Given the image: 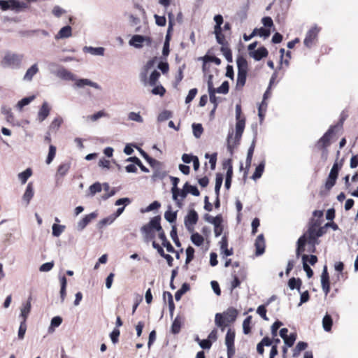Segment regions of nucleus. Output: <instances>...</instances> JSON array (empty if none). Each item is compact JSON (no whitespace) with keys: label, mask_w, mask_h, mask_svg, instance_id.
I'll list each match as a JSON object with an SVG mask.
<instances>
[{"label":"nucleus","mask_w":358,"mask_h":358,"mask_svg":"<svg viewBox=\"0 0 358 358\" xmlns=\"http://www.w3.org/2000/svg\"><path fill=\"white\" fill-rule=\"evenodd\" d=\"M321 223L320 220L311 219L307 231L299 238L296 246H305L306 244L315 246L317 243V238L325 234L328 228L327 223L323 227L320 226Z\"/></svg>","instance_id":"nucleus-1"},{"label":"nucleus","mask_w":358,"mask_h":358,"mask_svg":"<svg viewBox=\"0 0 358 358\" xmlns=\"http://www.w3.org/2000/svg\"><path fill=\"white\" fill-rule=\"evenodd\" d=\"M236 133L234 137L233 136L234 132H229L227 143V150L233 153L234 148H236L239 144L243 135V133L245 127V117L236 119Z\"/></svg>","instance_id":"nucleus-2"},{"label":"nucleus","mask_w":358,"mask_h":358,"mask_svg":"<svg viewBox=\"0 0 358 358\" xmlns=\"http://www.w3.org/2000/svg\"><path fill=\"white\" fill-rule=\"evenodd\" d=\"M238 314V312L235 308L229 307L222 313L215 314V324L224 331L226 327L236 321Z\"/></svg>","instance_id":"nucleus-3"},{"label":"nucleus","mask_w":358,"mask_h":358,"mask_svg":"<svg viewBox=\"0 0 358 358\" xmlns=\"http://www.w3.org/2000/svg\"><path fill=\"white\" fill-rule=\"evenodd\" d=\"M57 76L62 80H76V85L78 87H83L85 85H89L96 89L100 88L97 83H94L88 79L83 78L76 80L75 75L64 68H61L58 69L57 72Z\"/></svg>","instance_id":"nucleus-4"},{"label":"nucleus","mask_w":358,"mask_h":358,"mask_svg":"<svg viewBox=\"0 0 358 358\" xmlns=\"http://www.w3.org/2000/svg\"><path fill=\"white\" fill-rule=\"evenodd\" d=\"M238 75L236 81V87L241 89L245 85L247 73L248 71V64L245 58L243 56L237 57Z\"/></svg>","instance_id":"nucleus-5"},{"label":"nucleus","mask_w":358,"mask_h":358,"mask_svg":"<svg viewBox=\"0 0 358 358\" xmlns=\"http://www.w3.org/2000/svg\"><path fill=\"white\" fill-rule=\"evenodd\" d=\"M161 218L159 216H155L151 219L149 223L142 227V230L145 232L146 238L152 239L154 237V229L157 231L162 228L160 224Z\"/></svg>","instance_id":"nucleus-6"},{"label":"nucleus","mask_w":358,"mask_h":358,"mask_svg":"<svg viewBox=\"0 0 358 358\" xmlns=\"http://www.w3.org/2000/svg\"><path fill=\"white\" fill-rule=\"evenodd\" d=\"M320 29L317 26L311 27L306 33L303 41L304 45L308 48H311L316 45L318 41V34Z\"/></svg>","instance_id":"nucleus-7"},{"label":"nucleus","mask_w":358,"mask_h":358,"mask_svg":"<svg viewBox=\"0 0 358 358\" xmlns=\"http://www.w3.org/2000/svg\"><path fill=\"white\" fill-rule=\"evenodd\" d=\"M27 4L18 0H0V7L3 10H12L20 11L25 8Z\"/></svg>","instance_id":"nucleus-8"},{"label":"nucleus","mask_w":358,"mask_h":358,"mask_svg":"<svg viewBox=\"0 0 358 358\" xmlns=\"http://www.w3.org/2000/svg\"><path fill=\"white\" fill-rule=\"evenodd\" d=\"M336 126H331L327 131L319 139L316 146L319 150H324L330 145V141L332 135L334 133V129Z\"/></svg>","instance_id":"nucleus-9"},{"label":"nucleus","mask_w":358,"mask_h":358,"mask_svg":"<svg viewBox=\"0 0 358 358\" xmlns=\"http://www.w3.org/2000/svg\"><path fill=\"white\" fill-rule=\"evenodd\" d=\"M198 220L199 215L196 210L194 209L189 210L184 220L185 227L188 231H194V225L197 223Z\"/></svg>","instance_id":"nucleus-10"},{"label":"nucleus","mask_w":358,"mask_h":358,"mask_svg":"<svg viewBox=\"0 0 358 358\" xmlns=\"http://www.w3.org/2000/svg\"><path fill=\"white\" fill-rule=\"evenodd\" d=\"M22 60V55L17 54L7 53L3 60L2 63L6 66H18Z\"/></svg>","instance_id":"nucleus-11"},{"label":"nucleus","mask_w":358,"mask_h":358,"mask_svg":"<svg viewBox=\"0 0 358 358\" xmlns=\"http://www.w3.org/2000/svg\"><path fill=\"white\" fill-rule=\"evenodd\" d=\"M321 285L324 293L325 295H327L330 292V280L329 275L326 266H324L321 275Z\"/></svg>","instance_id":"nucleus-12"},{"label":"nucleus","mask_w":358,"mask_h":358,"mask_svg":"<svg viewBox=\"0 0 358 358\" xmlns=\"http://www.w3.org/2000/svg\"><path fill=\"white\" fill-rule=\"evenodd\" d=\"M50 110L51 108L48 102L44 101L38 112L37 119L38 122H42L44 121L48 117Z\"/></svg>","instance_id":"nucleus-13"},{"label":"nucleus","mask_w":358,"mask_h":358,"mask_svg":"<svg viewBox=\"0 0 358 358\" xmlns=\"http://www.w3.org/2000/svg\"><path fill=\"white\" fill-rule=\"evenodd\" d=\"M224 166H227V171L226 175V180H225V184L224 186L226 189H229L231 187V178L233 176V167H232V163L231 159H228L224 163Z\"/></svg>","instance_id":"nucleus-14"},{"label":"nucleus","mask_w":358,"mask_h":358,"mask_svg":"<svg viewBox=\"0 0 358 358\" xmlns=\"http://www.w3.org/2000/svg\"><path fill=\"white\" fill-rule=\"evenodd\" d=\"M250 55L255 60L259 61L262 58L266 57L268 55V52L265 47H260L257 50L250 52Z\"/></svg>","instance_id":"nucleus-15"},{"label":"nucleus","mask_w":358,"mask_h":358,"mask_svg":"<svg viewBox=\"0 0 358 358\" xmlns=\"http://www.w3.org/2000/svg\"><path fill=\"white\" fill-rule=\"evenodd\" d=\"M158 232V240L161 243V246H172L170 242L166 239V235L162 229L161 230L157 231ZM152 246H160L159 243H157L155 241H152Z\"/></svg>","instance_id":"nucleus-16"},{"label":"nucleus","mask_w":358,"mask_h":358,"mask_svg":"<svg viewBox=\"0 0 358 358\" xmlns=\"http://www.w3.org/2000/svg\"><path fill=\"white\" fill-rule=\"evenodd\" d=\"M187 195V192H186L185 190V187L183 186V188L182 189H178V193L176 194V199H173L176 203V205L178 208H182V201L183 200L186 198Z\"/></svg>","instance_id":"nucleus-17"},{"label":"nucleus","mask_w":358,"mask_h":358,"mask_svg":"<svg viewBox=\"0 0 358 358\" xmlns=\"http://www.w3.org/2000/svg\"><path fill=\"white\" fill-rule=\"evenodd\" d=\"M31 296H30L28 298V300L26 302V303L24 304L22 308L21 309L20 317H22V320H24V321H27L29 314L30 313L31 311Z\"/></svg>","instance_id":"nucleus-18"},{"label":"nucleus","mask_w":358,"mask_h":358,"mask_svg":"<svg viewBox=\"0 0 358 358\" xmlns=\"http://www.w3.org/2000/svg\"><path fill=\"white\" fill-rule=\"evenodd\" d=\"M62 123H63L62 117L60 116L56 117L52 121V122L50 123V124L49 126V132L56 133L59 130V129L61 127V125L62 124Z\"/></svg>","instance_id":"nucleus-19"},{"label":"nucleus","mask_w":358,"mask_h":358,"mask_svg":"<svg viewBox=\"0 0 358 358\" xmlns=\"http://www.w3.org/2000/svg\"><path fill=\"white\" fill-rule=\"evenodd\" d=\"M255 145H256V139L255 138L252 141V142L248 150L247 158H246V162H245L246 169H248V170L249 169V168L251 166L252 156H253L254 150L255 148Z\"/></svg>","instance_id":"nucleus-20"},{"label":"nucleus","mask_w":358,"mask_h":358,"mask_svg":"<svg viewBox=\"0 0 358 358\" xmlns=\"http://www.w3.org/2000/svg\"><path fill=\"white\" fill-rule=\"evenodd\" d=\"M71 164L69 162L61 164L57 168L56 176L63 178L69 172Z\"/></svg>","instance_id":"nucleus-21"},{"label":"nucleus","mask_w":358,"mask_h":358,"mask_svg":"<svg viewBox=\"0 0 358 358\" xmlns=\"http://www.w3.org/2000/svg\"><path fill=\"white\" fill-rule=\"evenodd\" d=\"M278 74V71H275L273 72V73L272 74L271 78L270 79L269 85H268L267 90H266V92L264 94L263 101H266V100L271 96V86L275 83V80L277 79Z\"/></svg>","instance_id":"nucleus-22"},{"label":"nucleus","mask_w":358,"mask_h":358,"mask_svg":"<svg viewBox=\"0 0 358 358\" xmlns=\"http://www.w3.org/2000/svg\"><path fill=\"white\" fill-rule=\"evenodd\" d=\"M38 72V65L36 64H33L29 69H27L24 80L31 81L33 77Z\"/></svg>","instance_id":"nucleus-23"},{"label":"nucleus","mask_w":358,"mask_h":358,"mask_svg":"<svg viewBox=\"0 0 358 358\" xmlns=\"http://www.w3.org/2000/svg\"><path fill=\"white\" fill-rule=\"evenodd\" d=\"M1 113L6 116V121L11 124H14L15 117L11 109L7 106L1 107Z\"/></svg>","instance_id":"nucleus-24"},{"label":"nucleus","mask_w":358,"mask_h":358,"mask_svg":"<svg viewBox=\"0 0 358 358\" xmlns=\"http://www.w3.org/2000/svg\"><path fill=\"white\" fill-rule=\"evenodd\" d=\"M145 41V37L141 35H134L132 36L131 39L129 41V44L136 48H141L143 46V43Z\"/></svg>","instance_id":"nucleus-25"},{"label":"nucleus","mask_w":358,"mask_h":358,"mask_svg":"<svg viewBox=\"0 0 358 358\" xmlns=\"http://www.w3.org/2000/svg\"><path fill=\"white\" fill-rule=\"evenodd\" d=\"M72 29L70 26H65L62 27L57 33V38H68L71 36Z\"/></svg>","instance_id":"nucleus-26"},{"label":"nucleus","mask_w":358,"mask_h":358,"mask_svg":"<svg viewBox=\"0 0 358 358\" xmlns=\"http://www.w3.org/2000/svg\"><path fill=\"white\" fill-rule=\"evenodd\" d=\"M34 196V189L33 185L31 182H29L26 188L25 192L23 195V199L27 202V204H29L30 200Z\"/></svg>","instance_id":"nucleus-27"},{"label":"nucleus","mask_w":358,"mask_h":358,"mask_svg":"<svg viewBox=\"0 0 358 358\" xmlns=\"http://www.w3.org/2000/svg\"><path fill=\"white\" fill-rule=\"evenodd\" d=\"M333 320L330 315L326 314L322 320V326L326 331H330L332 327Z\"/></svg>","instance_id":"nucleus-28"},{"label":"nucleus","mask_w":358,"mask_h":358,"mask_svg":"<svg viewBox=\"0 0 358 358\" xmlns=\"http://www.w3.org/2000/svg\"><path fill=\"white\" fill-rule=\"evenodd\" d=\"M302 281L300 278H291L288 281V286L291 289H296L300 292Z\"/></svg>","instance_id":"nucleus-29"},{"label":"nucleus","mask_w":358,"mask_h":358,"mask_svg":"<svg viewBox=\"0 0 358 358\" xmlns=\"http://www.w3.org/2000/svg\"><path fill=\"white\" fill-rule=\"evenodd\" d=\"M235 331L232 329H229L227 330L226 336H225V344L226 345H234L235 340Z\"/></svg>","instance_id":"nucleus-30"},{"label":"nucleus","mask_w":358,"mask_h":358,"mask_svg":"<svg viewBox=\"0 0 358 358\" xmlns=\"http://www.w3.org/2000/svg\"><path fill=\"white\" fill-rule=\"evenodd\" d=\"M265 167V161H262L255 169V171L253 173L252 178L253 180H257L261 178L262 173L264 172Z\"/></svg>","instance_id":"nucleus-31"},{"label":"nucleus","mask_w":358,"mask_h":358,"mask_svg":"<svg viewBox=\"0 0 358 358\" xmlns=\"http://www.w3.org/2000/svg\"><path fill=\"white\" fill-rule=\"evenodd\" d=\"M214 33L215 34L217 42L222 45V46H225L228 45V43L225 40V36L222 34V29L218 30H214Z\"/></svg>","instance_id":"nucleus-32"},{"label":"nucleus","mask_w":358,"mask_h":358,"mask_svg":"<svg viewBox=\"0 0 358 358\" xmlns=\"http://www.w3.org/2000/svg\"><path fill=\"white\" fill-rule=\"evenodd\" d=\"M307 347V343L303 341L299 342L293 350V357H298L300 355L301 352L306 350Z\"/></svg>","instance_id":"nucleus-33"},{"label":"nucleus","mask_w":358,"mask_h":358,"mask_svg":"<svg viewBox=\"0 0 358 358\" xmlns=\"http://www.w3.org/2000/svg\"><path fill=\"white\" fill-rule=\"evenodd\" d=\"M32 175V170L31 168H27L25 171L18 174V178L22 184H25L28 178Z\"/></svg>","instance_id":"nucleus-34"},{"label":"nucleus","mask_w":358,"mask_h":358,"mask_svg":"<svg viewBox=\"0 0 358 358\" xmlns=\"http://www.w3.org/2000/svg\"><path fill=\"white\" fill-rule=\"evenodd\" d=\"M252 316H248L243 322V330L245 334H249L251 332V323H252Z\"/></svg>","instance_id":"nucleus-35"},{"label":"nucleus","mask_w":358,"mask_h":358,"mask_svg":"<svg viewBox=\"0 0 358 358\" xmlns=\"http://www.w3.org/2000/svg\"><path fill=\"white\" fill-rule=\"evenodd\" d=\"M153 63L152 61H149L148 62V63L146 64V65L145 66V69L143 71H142L140 74V78H141V80L146 85L148 83V80H147V76H148V71L149 70V69H150L152 66Z\"/></svg>","instance_id":"nucleus-36"},{"label":"nucleus","mask_w":358,"mask_h":358,"mask_svg":"<svg viewBox=\"0 0 358 358\" xmlns=\"http://www.w3.org/2000/svg\"><path fill=\"white\" fill-rule=\"evenodd\" d=\"M169 178H170L172 185H173V187L171 188L173 199H176V194L178 193V185L180 182V179L178 178L174 177V176H170Z\"/></svg>","instance_id":"nucleus-37"},{"label":"nucleus","mask_w":358,"mask_h":358,"mask_svg":"<svg viewBox=\"0 0 358 358\" xmlns=\"http://www.w3.org/2000/svg\"><path fill=\"white\" fill-rule=\"evenodd\" d=\"M60 283H61L60 296H61L62 302H63L65 299L66 294V289L67 281H66V278L65 276H62L60 278Z\"/></svg>","instance_id":"nucleus-38"},{"label":"nucleus","mask_w":358,"mask_h":358,"mask_svg":"<svg viewBox=\"0 0 358 358\" xmlns=\"http://www.w3.org/2000/svg\"><path fill=\"white\" fill-rule=\"evenodd\" d=\"M181 329V320L180 318L177 316L173 320L171 325V332L174 334H178Z\"/></svg>","instance_id":"nucleus-39"},{"label":"nucleus","mask_w":358,"mask_h":358,"mask_svg":"<svg viewBox=\"0 0 358 358\" xmlns=\"http://www.w3.org/2000/svg\"><path fill=\"white\" fill-rule=\"evenodd\" d=\"M184 187L187 194L189 193L196 196H199L200 192L196 186L192 185L187 182L185 183Z\"/></svg>","instance_id":"nucleus-40"},{"label":"nucleus","mask_w":358,"mask_h":358,"mask_svg":"<svg viewBox=\"0 0 358 358\" xmlns=\"http://www.w3.org/2000/svg\"><path fill=\"white\" fill-rule=\"evenodd\" d=\"M166 176V171L161 170L160 169H155L152 176V178L154 181L158 180H162Z\"/></svg>","instance_id":"nucleus-41"},{"label":"nucleus","mask_w":358,"mask_h":358,"mask_svg":"<svg viewBox=\"0 0 358 358\" xmlns=\"http://www.w3.org/2000/svg\"><path fill=\"white\" fill-rule=\"evenodd\" d=\"M221 52H222L223 55L225 57L226 59L229 62H232L233 61V57H232V52L231 49L227 45L222 46L220 48Z\"/></svg>","instance_id":"nucleus-42"},{"label":"nucleus","mask_w":358,"mask_h":358,"mask_svg":"<svg viewBox=\"0 0 358 358\" xmlns=\"http://www.w3.org/2000/svg\"><path fill=\"white\" fill-rule=\"evenodd\" d=\"M223 181V176L221 173H217L215 179V192L216 196H220V191Z\"/></svg>","instance_id":"nucleus-43"},{"label":"nucleus","mask_w":358,"mask_h":358,"mask_svg":"<svg viewBox=\"0 0 358 358\" xmlns=\"http://www.w3.org/2000/svg\"><path fill=\"white\" fill-rule=\"evenodd\" d=\"M56 147L53 145H50L49 147V152L48 157L46 158V164H50L54 159L55 155H56Z\"/></svg>","instance_id":"nucleus-44"},{"label":"nucleus","mask_w":358,"mask_h":358,"mask_svg":"<svg viewBox=\"0 0 358 358\" xmlns=\"http://www.w3.org/2000/svg\"><path fill=\"white\" fill-rule=\"evenodd\" d=\"M166 295H169V308L170 313L172 315L175 310V304L173 300V296L171 293H170L169 292H164L163 294V298L164 301L166 300Z\"/></svg>","instance_id":"nucleus-45"},{"label":"nucleus","mask_w":358,"mask_h":358,"mask_svg":"<svg viewBox=\"0 0 358 358\" xmlns=\"http://www.w3.org/2000/svg\"><path fill=\"white\" fill-rule=\"evenodd\" d=\"M156 248L157 249L158 253L166 259L169 266H172L173 261V257L169 254H165L164 248Z\"/></svg>","instance_id":"nucleus-46"},{"label":"nucleus","mask_w":358,"mask_h":358,"mask_svg":"<svg viewBox=\"0 0 358 358\" xmlns=\"http://www.w3.org/2000/svg\"><path fill=\"white\" fill-rule=\"evenodd\" d=\"M195 341L199 343L200 347L203 349H210L212 346V342L208 339L200 340L199 338L196 336Z\"/></svg>","instance_id":"nucleus-47"},{"label":"nucleus","mask_w":358,"mask_h":358,"mask_svg":"<svg viewBox=\"0 0 358 358\" xmlns=\"http://www.w3.org/2000/svg\"><path fill=\"white\" fill-rule=\"evenodd\" d=\"M34 99V96H29V97H24L20 101H19L17 103V108L19 110H22V108L27 105H28L31 101H33Z\"/></svg>","instance_id":"nucleus-48"},{"label":"nucleus","mask_w":358,"mask_h":358,"mask_svg":"<svg viewBox=\"0 0 358 358\" xmlns=\"http://www.w3.org/2000/svg\"><path fill=\"white\" fill-rule=\"evenodd\" d=\"M297 335L296 333H292L290 334L287 337H286L284 340L285 344L287 347H292L296 339Z\"/></svg>","instance_id":"nucleus-49"},{"label":"nucleus","mask_w":358,"mask_h":358,"mask_svg":"<svg viewBox=\"0 0 358 358\" xmlns=\"http://www.w3.org/2000/svg\"><path fill=\"white\" fill-rule=\"evenodd\" d=\"M342 164H338L337 162H335L330 171L329 176L334 177L335 178H338L339 171L341 170Z\"/></svg>","instance_id":"nucleus-50"},{"label":"nucleus","mask_w":358,"mask_h":358,"mask_svg":"<svg viewBox=\"0 0 358 358\" xmlns=\"http://www.w3.org/2000/svg\"><path fill=\"white\" fill-rule=\"evenodd\" d=\"M217 154L216 152L212 155H209L208 153H206L205 155L206 158H209V164H210L211 170H214L215 169L217 162Z\"/></svg>","instance_id":"nucleus-51"},{"label":"nucleus","mask_w":358,"mask_h":358,"mask_svg":"<svg viewBox=\"0 0 358 358\" xmlns=\"http://www.w3.org/2000/svg\"><path fill=\"white\" fill-rule=\"evenodd\" d=\"M164 217L170 223L175 222L177 218V213L167 210L164 213Z\"/></svg>","instance_id":"nucleus-52"},{"label":"nucleus","mask_w":358,"mask_h":358,"mask_svg":"<svg viewBox=\"0 0 358 358\" xmlns=\"http://www.w3.org/2000/svg\"><path fill=\"white\" fill-rule=\"evenodd\" d=\"M27 331V321L24 320H22L20 322V325L18 330V338L20 339L24 338L25 332Z\"/></svg>","instance_id":"nucleus-53"},{"label":"nucleus","mask_w":358,"mask_h":358,"mask_svg":"<svg viewBox=\"0 0 358 358\" xmlns=\"http://www.w3.org/2000/svg\"><path fill=\"white\" fill-rule=\"evenodd\" d=\"M191 239L193 243H194L197 246L201 245L203 242V236L198 233L192 234Z\"/></svg>","instance_id":"nucleus-54"},{"label":"nucleus","mask_w":358,"mask_h":358,"mask_svg":"<svg viewBox=\"0 0 358 358\" xmlns=\"http://www.w3.org/2000/svg\"><path fill=\"white\" fill-rule=\"evenodd\" d=\"M159 77H160V73L157 71L155 70L151 73V75L149 78L148 83L151 86L155 85Z\"/></svg>","instance_id":"nucleus-55"},{"label":"nucleus","mask_w":358,"mask_h":358,"mask_svg":"<svg viewBox=\"0 0 358 358\" xmlns=\"http://www.w3.org/2000/svg\"><path fill=\"white\" fill-rule=\"evenodd\" d=\"M336 180L337 179L335 178L334 177L328 176V178L324 184V187L326 190L329 191L335 185Z\"/></svg>","instance_id":"nucleus-56"},{"label":"nucleus","mask_w":358,"mask_h":358,"mask_svg":"<svg viewBox=\"0 0 358 358\" xmlns=\"http://www.w3.org/2000/svg\"><path fill=\"white\" fill-rule=\"evenodd\" d=\"M170 236L176 246H181L180 242L178 239V234H177V228L175 225L172 227V229L171 231Z\"/></svg>","instance_id":"nucleus-57"},{"label":"nucleus","mask_w":358,"mask_h":358,"mask_svg":"<svg viewBox=\"0 0 358 358\" xmlns=\"http://www.w3.org/2000/svg\"><path fill=\"white\" fill-rule=\"evenodd\" d=\"M192 129L194 135L196 138H199L203 131V129L201 124H193Z\"/></svg>","instance_id":"nucleus-58"},{"label":"nucleus","mask_w":358,"mask_h":358,"mask_svg":"<svg viewBox=\"0 0 358 358\" xmlns=\"http://www.w3.org/2000/svg\"><path fill=\"white\" fill-rule=\"evenodd\" d=\"M65 226L57 224L52 225V235L55 236H59L64 230Z\"/></svg>","instance_id":"nucleus-59"},{"label":"nucleus","mask_w":358,"mask_h":358,"mask_svg":"<svg viewBox=\"0 0 358 358\" xmlns=\"http://www.w3.org/2000/svg\"><path fill=\"white\" fill-rule=\"evenodd\" d=\"M302 259H303V263L308 262L311 265H314L317 262V257L313 255H303L302 257Z\"/></svg>","instance_id":"nucleus-60"},{"label":"nucleus","mask_w":358,"mask_h":358,"mask_svg":"<svg viewBox=\"0 0 358 358\" xmlns=\"http://www.w3.org/2000/svg\"><path fill=\"white\" fill-rule=\"evenodd\" d=\"M253 31H256V36L259 35L260 36H263L264 38L268 37L271 31L270 29L261 27L260 29H255Z\"/></svg>","instance_id":"nucleus-61"},{"label":"nucleus","mask_w":358,"mask_h":358,"mask_svg":"<svg viewBox=\"0 0 358 358\" xmlns=\"http://www.w3.org/2000/svg\"><path fill=\"white\" fill-rule=\"evenodd\" d=\"M229 90V85L228 81H224L220 87L215 90L216 92L220 94H227Z\"/></svg>","instance_id":"nucleus-62"},{"label":"nucleus","mask_w":358,"mask_h":358,"mask_svg":"<svg viewBox=\"0 0 358 358\" xmlns=\"http://www.w3.org/2000/svg\"><path fill=\"white\" fill-rule=\"evenodd\" d=\"M197 92L198 91H197L196 88L191 89L189 91L188 94H187V96L185 98V103H190L194 99V97L196 96V95L197 94Z\"/></svg>","instance_id":"nucleus-63"},{"label":"nucleus","mask_w":358,"mask_h":358,"mask_svg":"<svg viewBox=\"0 0 358 358\" xmlns=\"http://www.w3.org/2000/svg\"><path fill=\"white\" fill-rule=\"evenodd\" d=\"M96 217L94 213H90L89 215H85L80 222V224L82 225L83 227H85L93 218Z\"/></svg>","instance_id":"nucleus-64"}]
</instances>
